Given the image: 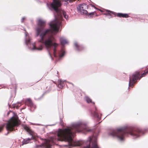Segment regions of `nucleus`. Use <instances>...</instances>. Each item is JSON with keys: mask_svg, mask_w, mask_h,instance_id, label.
I'll use <instances>...</instances> for the list:
<instances>
[{"mask_svg": "<svg viewBox=\"0 0 148 148\" xmlns=\"http://www.w3.org/2000/svg\"><path fill=\"white\" fill-rule=\"evenodd\" d=\"M46 21L44 20L39 19L38 20V25L39 26L36 28V36H39L40 39L39 42L44 44L46 47L49 49L52 46L54 47L53 55L55 57L59 56L60 58L63 57L64 55L65 52L62 51L61 53L59 52L57 55L56 52V47L58 44L53 42L56 41V40L52 35H51L44 39L46 35L52 33L53 32H58L59 31L61 22L56 18L54 20L51 22L49 24L51 29L44 30V27L46 25Z\"/></svg>", "mask_w": 148, "mask_h": 148, "instance_id": "f257e3e1", "label": "nucleus"}, {"mask_svg": "<svg viewBox=\"0 0 148 148\" xmlns=\"http://www.w3.org/2000/svg\"><path fill=\"white\" fill-rule=\"evenodd\" d=\"M85 126L81 124H76L71 127H68L63 130L60 129L58 133V136L59 140H64L69 143V145L72 146H80L83 145L84 148H99L97 145L96 138H90L88 140L86 141H73L72 136L77 132H82L83 130L88 132L91 130L85 128Z\"/></svg>", "mask_w": 148, "mask_h": 148, "instance_id": "f03ea898", "label": "nucleus"}, {"mask_svg": "<svg viewBox=\"0 0 148 148\" xmlns=\"http://www.w3.org/2000/svg\"><path fill=\"white\" fill-rule=\"evenodd\" d=\"M140 131L138 130H132L130 128H121L113 130L110 133V135L116 137L121 140H122L125 135L130 134L133 136L138 137L139 136Z\"/></svg>", "mask_w": 148, "mask_h": 148, "instance_id": "7ed1b4c3", "label": "nucleus"}, {"mask_svg": "<svg viewBox=\"0 0 148 148\" xmlns=\"http://www.w3.org/2000/svg\"><path fill=\"white\" fill-rule=\"evenodd\" d=\"M62 4L60 0H53V2L51 4V7L56 12L58 16L55 17V19L58 18L59 20L61 21L62 19V16L66 18H68V16L66 14V12L63 10L59 11L58 8L60 7Z\"/></svg>", "mask_w": 148, "mask_h": 148, "instance_id": "20e7f679", "label": "nucleus"}, {"mask_svg": "<svg viewBox=\"0 0 148 148\" xmlns=\"http://www.w3.org/2000/svg\"><path fill=\"white\" fill-rule=\"evenodd\" d=\"M20 124L18 118L17 116L12 117L8 121L6 127L8 131H12L14 130L15 127Z\"/></svg>", "mask_w": 148, "mask_h": 148, "instance_id": "39448f33", "label": "nucleus"}, {"mask_svg": "<svg viewBox=\"0 0 148 148\" xmlns=\"http://www.w3.org/2000/svg\"><path fill=\"white\" fill-rule=\"evenodd\" d=\"M88 7H91L95 8H96L95 6L92 4H90L89 5H88L85 3H83L79 5L77 7V9L81 13L87 15L88 14V12L86 9L88 8Z\"/></svg>", "mask_w": 148, "mask_h": 148, "instance_id": "423d86ee", "label": "nucleus"}, {"mask_svg": "<svg viewBox=\"0 0 148 148\" xmlns=\"http://www.w3.org/2000/svg\"><path fill=\"white\" fill-rule=\"evenodd\" d=\"M24 129L26 130L27 132H28L29 134L32 136V138H28L27 140L25 141H24L23 143L25 144H27L31 140L33 139L34 138V133L33 131L31 128L29 126H28L26 125H24L23 127Z\"/></svg>", "mask_w": 148, "mask_h": 148, "instance_id": "0eeeda50", "label": "nucleus"}, {"mask_svg": "<svg viewBox=\"0 0 148 148\" xmlns=\"http://www.w3.org/2000/svg\"><path fill=\"white\" fill-rule=\"evenodd\" d=\"M51 142L52 143L54 142L53 139L51 138L50 140H46L45 142L42 144L41 145L38 146V147H40L43 148H50L51 146V145L50 144Z\"/></svg>", "mask_w": 148, "mask_h": 148, "instance_id": "6e6552de", "label": "nucleus"}, {"mask_svg": "<svg viewBox=\"0 0 148 148\" xmlns=\"http://www.w3.org/2000/svg\"><path fill=\"white\" fill-rule=\"evenodd\" d=\"M25 103L26 105L30 107L33 110L36 108V106L34 104L31 100L30 99H26L25 101Z\"/></svg>", "mask_w": 148, "mask_h": 148, "instance_id": "1a4fd4ad", "label": "nucleus"}, {"mask_svg": "<svg viewBox=\"0 0 148 148\" xmlns=\"http://www.w3.org/2000/svg\"><path fill=\"white\" fill-rule=\"evenodd\" d=\"M115 16H116L119 17L123 18H128L129 17V15L127 14H123L122 13H118L115 15Z\"/></svg>", "mask_w": 148, "mask_h": 148, "instance_id": "9d476101", "label": "nucleus"}, {"mask_svg": "<svg viewBox=\"0 0 148 148\" xmlns=\"http://www.w3.org/2000/svg\"><path fill=\"white\" fill-rule=\"evenodd\" d=\"M58 87L60 88H62L65 86V82L61 79L58 81Z\"/></svg>", "mask_w": 148, "mask_h": 148, "instance_id": "9b49d317", "label": "nucleus"}, {"mask_svg": "<svg viewBox=\"0 0 148 148\" xmlns=\"http://www.w3.org/2000/svg\"><path fill=\"white\" fill-rule=\"evenodd\" d=\"M74 45L76 47L77 50L80 51L83 49V47L82 46L78 44L77 42H75Z\"/></svg>", "mask_w": 148, "mask_h": 148, "instance_id": "f8f14e48", "label": "nucleus"}, {"mask_svg": "<svg viewBox=\"0 0 148 148\" xmlns=\"http://www.w3.org/2000/svg\"><path fill=\"white\" fill-rule=\"evenodd\" d=\"M60 40L61 44L62 45H64L65 44L68 43L67 41L64 38H61L60 39Z\"/></svg>", "mask_w": 148, "mask_h": 148, "instance_id": "ddd939ff", "label": "nucleus"}, {"mask_svg": "<svg viewBox=\"0 0 148 148\" xmlns=\"http://www.w3.org/2000/svg\"><path fill=\"white\" fill-rule=\"evenodd\" d=\"M86 15L88 16L90 18H92L94 15L95 16H98V15L97 14L96 12H92L89 14L88 13V14Z\"/></svg>", "mask_w": 148, "mask_h": 148, "instance_id": "4468645a", "label": "nucleus"}, {"mask_svg": "<svg viewBox=\"0 0 148 148\" xmlns=\"http://www.w3.org/2000/svg\"><path fill=\"white\" fill-rule=\"evenodd\" d=\"M107 12L104 13L103 14L107 16H112V14H114L116 13L115 12L110 11L109 10H106V11Z\"/></svg>", "mask_w": 148, "mask_h": 148, "instance_id": "2eb2a0df", "label": "nucleus"}, {"mask_svg": "<svg viewBox=\"0 0 148 148\" xmlns=\"http://www.w3.org/2000/svg\"><path fill=\"white\" fill-rule=\"evenodd\" d=\"M85 99L87 103H92L93 104H95V103L94 102H92L91 99L89 97H86Z\"/></svg>", "mask_w": 148, "mask_h": 148, "instance_id": "dca6fc26", "label": "nucleus"}, {"mask_svg": "<svg viewBox=\"0 0 148 148\" xmlns=\"http://www.w3.org/2000/svg\"><path fill=\"white\" fill-rule=\"evenodd\" d=\"M42 45H41L39 47H36L34 45V46L33 49L34 50H41L42 49Z\"/></svg>", "mask_w": 148, "mask_h": 148, "instance_id": "f3484780", "label": "nucleus"}, {"mask_svg": "<svg viewBox=\"0 0 148 148\" xmlns=\"http://www.w3.org/2000/svg\"><path fill=\"white\" fill-rule=\"evenodd\" d=\"M93 114L95 117L99 118L98 114L96 111L94 112Z\"/></svg>", "mask_w": 148, "mask_h": 148, "instance_id": "a211bd4d", "label": "nucleus"}, {"mask_svg": "<svg viewBox=\"0 0 148 148\" xmlns=\"http://www.w3.org/2000/svg\"><path fill=\"white\" fill-rule=\"evenodd\" d=\"M4 127V125H3L0 126V132H1L2 130H3Z\"/></svg>", "mask_w": 148, "mask_h": 148, "instance_id": "6ab92c4d", "label": "nucleus"}, {"mask_svg": "<svg viewBox=\"0 0 148 148\" xmlns=\"http://www.w3.org/2000/svg\"><path fill=\"white\" fill-rule=\"evenodd\" d=\"M25 18L24 17H23L21 19V22L23 23L24 22L25 20Z\"/></svg>", "mask_w": 148, "mask_h": 148, "instance_id": "aec40b11", "label": "nucleus"}, {"mask_svg": "<svg viewBox=\"0 0 148 148\" xmlns=\"http://www.w3.org/2000/svg\"><path fill=\"white\" fill-rule=\"evenodd\" d=\"M49 54L50 56L51 57V53H50L49 52Z\"/></svg>", "mask_w": 148, "mask_h": 148, "instance_id": "412c9836", "label": "nucleus"}, {"mask_svg": "<svg viewBox=\"0 0 148 148\" xmlns=\"http://www.w3.org/2000/svg\"><path fill=\"white\" fill-rule=\"evenodd\" d=\"M100 11L101 12H103V10H100Z\"/></svg>", "mask_w": 148, "mask_h": 148, "instance_id": "4be33fe9", "label": "nucleus"}, {"mask_svg": "<svg viewBox=\"0 0 148 148\" xmlns=\"http://www.w3.org/2000/svg\"><path fill=\"white\" fill-rule=\"evenodd\" d=\"M95 109H96V110H96V108H95Z\"/></svg>", "mask_w": 148, "mask_h": 148, "instance_id": "5701e85b", "label": "nucleus"}]
</instances>
